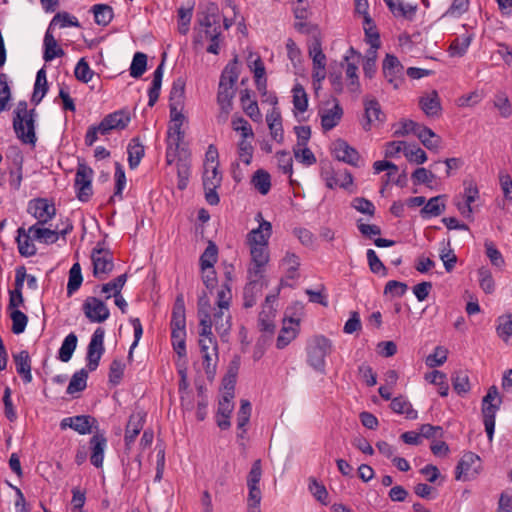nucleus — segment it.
Returning <instances> with one entry per match:
<instances>
[{
    "label": "nucleus",
    "instance_id": "f257e3e1",
    "mask_svg": "<svg viewBox=\"0 0 512 512\" xmlns=\"http://www.w3.org/2000/svg\"><path fill=\"white\" fill-rule=\"evenodd\" d=\"M13 129L17 137L24 143L35 145L36 134H35V110H28L27 102H18L13 112Z\"/></svg>",
    "mask_w": 512,
    "mask_h": 512
},
{
    "label": "nucleus",
    "instance_id": "f03ea898",
    "mask_svg": "<svg viewBox=\"0 0 512 512\" xmlns=\"http://www.w3.org/2000/svg\"><path fill=\"white\" fill-rule=\"evenodd\" d=\"M197 22L201 27V31L195 37V42H201L203 40V34L206 39L220 38L222 34L220 11L216 3L209 2L200 7L197 13Z\"/></svg>",
    "mask_w": 512,
    "mask_h": 512
},
{
    "label": "nucleus",
    "instance_id": "7ed1b4c3",
    "mask_svg": "<svg viewBox=\"0 0 512 512\" xmlns=\"http://www.w3.org/2000/svg\"><path fill=\"white\" fill-rule=\"evenodd\" d=\"M211 305L206 295L198 300V316L200 319L201 330L199 332V346L201 352L212 351L213 354L218 351L216 338L212 333Z\"/></svg>",
    "mask_w": 512,
    "mask_h": 512
},
{
    "label": "nucleus",
    "instance_id": "20e7f679",
    "mask_svg": "<svg viewBox=\"0 0 512 512\" xmlns=\"http://www.w3.org/2000/svg\"><path fill=\"white\" fill-rule=\"evenodd\" d=\"M332 351L331 341L323 335L310 339L307 343L306 353L308 364L317 372L325 374L326 357Z\"/></svg>",
    "mask_w": 512,
    "mask_h": 512
},
{
    "label": "nucleus",
    "instance_id": "39448f33",
    "mask_svg": "<svg viewBox=\"0 0 512 512\" xmlns=\"http://www.w3.org/2000/svg\"><path fill=\"white\" fill-rule=\"evenodd\" d=\"M503 400L498 392V388L493 385L489 387L486 395L482 399L481 413L483 417V424L489 441L493 440L495 431V418L497 412L500 410Z\"/></svg>",
    "mask_w": 512,
    "mask_h": 512
},
{
    "label": "nucleus",
    "instance_id": "423d86ee",
    "mask_svg": "<svg viewBox=\"0 0 512 512\" xmlns=\"http://www.w3.org/2000/svg\"><path fill=\"white\" fill-rule=\"evenodd\" d=\"M8 162V184L13 191L19 190L23 179L22 152L17 147H10L6 153Z\"/></svg>",
    "mask_w": 512,
    "mask_h": 512
},
{
    "label": "nucleus",
    "instance_id": "0eeeda50",
    "mask_svg": "<svg viewBox=\"0 0 512 512\" xmlns=\"http://www.w3.org/2000/svg\"><path fill=\"white\" fill-rule=\"evenodd\" d=\"M93 170L84 162H79L76 170L74 186L76 195L81 202H87L93 194L92 178Z\"/></svg>",
    "mask_w": 512,
    "mask_h": 512
},
{
    "label": "nucleus",
    "instance_id": "6e6552de",
    "mask_svg": "<svg viewBox=\"0 0 512 512\" xmlns=\"http://www.w3.org/2000/svg\"><path fill=\"white\" fill-rule=\"evenodd\" d=\"M258 227L252 229L246 236V244L248 247H269V239L272 236V224L265 220L261 212L255 216Z\"/></svg>",
    "mask_w": 512,
    "mask_h": 512
},
{
    "label": "nucleus",
    "instance_id": "1a4fd4ad",
    "mask_svg": "<svg viewBox=\"0 0 512 512\" xmlns=\"http://www.w3.org/2000/svg\"><path fill=\"white\" fill-rule=\"evenodd\" d=\"M320 175L329 189H347L353 184V176L347 169L335 170L330 164L322 166Z\"/></svg>",
    "mask_w": 512,
    "mask_h": 512
},
{
    "label": "nucleus",
    "instance_id": "9d476101",
    "mask_svg": "<svg viewBox=\"0 0 512 512\" xmlns=\"http://www.w3.org/2000/svg\"><path fill=\"white\" fill-rule=\"evenodd\" d=\"M104 336L105 330L102 327H98L87 347V368L89 371H95L99 365L100 359L104 353Z\"/></svg>",
    "mask_w": 512,
    "mask_h": 512
},
{
    "label": "nucleus",
    "instance_id": "9b49d317",
    "mask_svg": "<svg viewBox=\"0 0 512 512\" xmlns=\"http://www.w3.org/2000/svg\"><path fill=\"white\" fill-rule=\"evenodd\" d=\"M93 275L99 280H104L114 268L113 255L109 250L94 248L91 253Z\"/></svg>",
    "mask_w": 512,
    "mask_h": 512
},
{
    "label": "nucleus",
    "instance_id": "f8f14e48",
    "mask_svg": "<svg viewBox=\"0 0 512 512\" xmlns=\"http://www.w3.org/2000/svg\"><path fill=\"white\" fill-rule=\"evenodd\" d=\"M251 264L248 268V279H262L269 262V247H249Z\"/></svg>",
    "mask_w": 512,
    "mask_h": 512
},
{
    "label": "nucleus",
    "instance_id": "ddd939ff",
    "mask_svg": "<svg viewBox=\"0 0 512 512\" xmlns=\"http://www.w3.org/2000/svg\"><path fill=\"white\" fill-rule=\"evenodd\" d=\"M222 175L218 171L217 165H211V168H205L203 175V187L205 190V199L210 205H217L220 198L216 192L221 185Z\"/></svg>",
    "mask_w": 512,
    "mask_h": 512
},
{
    "label": "nucleus",
    "instance_id": "4468645a",
    "mask_svg": "<svg viewBox=\"0 0 512 512\" xmlns=\"http://www.w3.org/2000/svg\"><path fill=\"white\" fill-rule=\"evenodd\" d=\"M480 457L473 453H465L456 466L455 478L457 480H471L480 471Z\"/></svg>",
    "mask_w": 512,
    "mask_h": 512
},
{
    "label": "nucleus",
    "instance_id": "2eb2a0df",
    "mask_svg": "<svg viewBox=\"0 0 512 512\" xmlns=\"http://www.w3.org/2000/svg\"><path fill=\"white\" fill-rule=\"evenodd\" d=\"M82 310L86 318L92 323H102L110 316V311L106 304L97 297H87L82 305Z\"/></svg>",
    "mask_w": 512,
    "mask_h": 512
},
{
    "label": "nucleus",
    "instance_id": "dca6fc26",
    "mask_svg": "<svg viewBox=\"0 0 512 512\" xmlns=\"http://www.w3.org/2000/svg\"><path fill=\"white\" fill-rule=\"evenodd\" d=\"M131 121L130 112L127 110H118L106 115L98 125L100 134L106 135L112 130H123Z\"/></svg>",
    "mask_w": 512,
    "mask_h": 512
},
{
    "label": "nucleus",
    "instance_id": "f3484780",
    "mask_svg": "<svg viewBox=\"0 0 512 512\" xmlns=\"http://www.w3.org/2000/svg\"><path fill=\"white\" fill-rule=\"evenodd\" d=\"M42 226L40 224L32 225L29 227V233L32 235V239L45 244L55 243L59 239V235L65 236L73 229L71 223H68L63 229L56 227L52 230Z\"/></svg>",
    "mask_w": 512,
    "mask_h": 512
},
{
    "label": "nucleus",
    "instance_id": "a211bd4d",
    "mask_svg": "<svg viewBox=\"0 0 512 512\" xmlns=\"http://www.w3.org/2000/svg\"><path fill=\"white\" fill-rule=\"evenodd\" d=\"M27 211L37 219L36 224L40 225L48 223L56 214L55 206L44 198L29 201Z\"/></svg>",
    "mask_w": 512,
    "mask_h": 512
},
{
    "label": "nucleus",
    "instance_id": "6ab92c4d",
    "mask_svg": "<svg viewBox=\"0 0 512 512\" xmlns=\"http://www.w3.org/2000/svg\"><path fill=\"white\" fill-rule=\"evenodd\" d=\"M383 74L385 79L397 89L404 81L403 78V65L399 59L391 54H387L383 60Z\"/></svg>",
    "mask_w": 512,
    "mask_h": 512
},
{
    "label": "nucleus",
    "instance_id": "aec40b11",
    "mask_svg": "<svg viewBox=\"0 0 512 512\" xmlns=\"http://www.w3.org/2000/svg\"><path fill=\"white\" fill-rule=\"evenodd\" d=\"M364 116L365 122L363 129L369 131L373 125L382 124L385 121V114L381 109V105L374 98H364Z\"/></svg>",
    "mask_w": 512,
    "mask_h": 512
},
{
    "label": "nucleus",
    "instance_id": "412c9836",
    "mask_svg": "<svg viewBox=\"0 0 512 512\" xmlns=\"http://www.w3.org/2000/svg\"><path fill=\"white\" fill-rule=\"evenodd\" d=\"M145 418L146 413L143 410H136L130 415L124 436L126 449H131L136 437L143 429Z\"/></svg>",
    "mask_w": 512,
    "mask_h": 512
},
{
    "label": "nucleus",
    "instance_id": "4be33fe9",
    "mask_svg": "<svg viewBox=\"0 0 512 512\" xmlns=\"http://www.w3.org/2000/svg\"><path fill=\"white\" fill-rule=\"evenodd\" d=\"M332 153L334 157L341 162L355 167L359 166L360 155L358 151L345 140H336L332 145Z\"/></svg>",
    "mask_w": 512,
    "mask_h": 512
},
{
    "label": "nucleus",
    "instance_id": "5701e85b",
    "mask_svg": "<svg viewBox=\"0 0 512 512\" xmlns=\"http://www.w3.org/2000/svg\"><path fill=\"white\" fill-rule=\"evenodd\" d=\"M235 96V88L225 87L224 83H219L217 93V103L220 107V113L217 116L219 123H225L232 110V100Z\"/></svg>",
    "mask_w": 512,
    "mask_h": 512
},
{
    "label": "nucleus",
    "instance_id": "b1692460",
    "mask_svg": "<svg viewBox=\"0 0 512 512\" xmlns=\"http://www.w3.org/2000/svg\"><path fill=\"white\" fill-rule=\"evenodd\" d=\"M361 58V54L357 52L353 47H350L347 51V54L345 55L344 59L347 62L346 66V77L350 79V89L351 91L355 92L358 91L360 88L357 70H358V63Z\"/></svg>",
    "mask_w": 512,
    "mask_h": 512
},
{
    "label": "nucleus",
    "instance_id": "393cba45",
    "mask_svg": "<svg viewBox=\"0 0 512 512\" xmlns=\"http://www.w3.org/2000/svg\"><path fill=\"white\" fill-rule=\"evenodd\" d=\"M319 115L323 130L330 131L339 124L343 116V109L338 101L335 100L331 108L320 110Z\"/></svg>",
    "mask_w": 512,
    "mask_h": 512
},
{
    "label": "nucleus",
    "instance_id": "a878e982",
    "mask_svg": "<svg viewBox=\"0 0 512 512\" xmlns=\"http://www.w3.org/2000/svg\"><path fill=\"white\" fill-rule=\"evenodd\" d=\"M107 440L103 434H95L90 439L91 464L97 468L102 467L104 460V450Z\"/></svg>",
    "mask_w": 512,
    "mask_h": 512
},
{
    "label": "nucleus",
    "instance_id": "bb28decb",
    "mask_svg": "<svg viewBox=\"0 0 512 512\" xmlns=\"http://www.w3.org/2000/svg\"><path fill=\"white\" fill-rule=\"evenodd\" d=\"M211 320L212 326H215V330L221 338L228 335L231 329V315L229 310L217 308L213 316H211Z\"/></svg>",
    "mask_w": 512,
    "mask_h": 512
},
{
    "label": "nucleus",
    "instance_id": "cd10ccee",
    "mask_svg": "<svg viewBox=\"0 0 512 512\" xmlns=\"http://www.w3.org/2000/svg\"><path fill=\"white\" fill-rule=\"evenodd\" d=\"M170 326L171 331L186 330L185 304L182 296H178L175 300Z\"/></svg>",
    "mask_w": 512,
    "mask_h": 512
},
{
    "label": "nucleus",
    "instance_id": "c85d7f7f",
    "mask_svg": "<svg viewBox=\"0 0 512 512\" xmlns=\"http://www.w3.org/2000/svg\"><path fill=\"white\" fill-rule=\"evenodd\" d=\"M13 358L17 373L21 376L25 383H30L32 381V374L29 353L26 350H22L15 354Z\"/></svg>",
    "mask_w": 512,
    "mask_h": 512
},
{
    "label": "nucleus",
    "instance_id": "c756f323",
    "mask_svg": "<svg viewBox=\"0 0 512 512\" xmlns=\"http://www.w3.org/2000/svg\"><path fill=\"white\" fill-rule=\"evenodd\" d=\"M419 104L423 112L429 117L438 116L441 112L440 99L435 90L425 96H422Z\"/></svg>",
    "mask_w": 512,
    "mask_h": 512
},
{
    "label": "nucleus",
    "instance_id": "7c9ffc66",
    "mask_svg": "<svg viewBox=\"0 0 512 512\" xmlns=\"http://www.w3.org/2000/svg\"><path fill=\"white\" fill-rule=\"evenodd\" d=\"M240 102L244 112L253 120L259 121L261 113L257 102L252 99L251 91L244 89L240 92Z\"/></svg>",
    "mask_w": 512,
    "mask_h": 512
},
{
    "label": "nucleus",
    "instance_id": "2f4dec72",
    "mask_svg": "<svg viewBox=\"0 0 512 512\" xmlns=\"http://www.w3.org/2000/svg\"><path fill=\"white\" fill-rule=\"evenodd\" d=\"M444 198L445 195H438L430 198L428 202L424 205V207L421 209V216L423 218H429L441 215L446 208V205L443 201Z\"/></svg>",
    "mask_w": 512,
    "mask_h": 512
},
{
    "label": "nucleus",
    "instance_id": "473e14b6",
    "mask_svg": "<svg viewBox=\"0 0 512 512\" xmlns=\"http://www.w3.org/2000/svg\"><path fill=\"white\" fill-rule=\"evenodd\" d=\"M48 92V82L44 68L38 70L34 83L31 101L38 105Z\"/></svg>",
    "mask_w": 512,
    "mask_h": 512
},
{
    "label": "nucleus",
    "instance_id": "72a5a7b5",
    "mask_svg": "<svg viewBox=\"0 0 512 512\" xmlns=\"http://www.w3.org/2000/svg\"><path fill=\"white\" fill-rule=\"evenodd\" d=\"M63 55L64 50L58 46L56 39L51 34L50 29L48 28L44 36V60L46 62H49L55 59L56 57H62Z\"/></svg>",
    "mask_w": 512,
    "mask_h": 512
},
{
    "label": "nucleus",
    "instance_id": "f704fd0d",
    "mask_svg": "<svg viewBox=\"0 0 512 512\" xmlns=\"http://www.w3.org/2000/svg\"><path fill=\"white\" fill-rule=\"evenodd\" d=\"M163 73H164V63L161 62L153 73L152 84L148 90V97H149L148 106H150V107H153L159 98Z\"/></svg>",
    "mask_w": 512,
    "mask_h": 512
},
{
    "label": "nucleus",
    "instance_id": "c9c22d12",
    "mask_svg": "<svg viewBox=\"0 0 512 512\" xmlns=\"http://www.w3.org/2000/svg\"><path fill=\"white\" fill-rule=\"evenodd\" d=\"M390 12L396 17L411 18L416 12V6L404 3L402 0H383Z\"/></svg>",
    "mask_w": 512,
    "mask_h": 512
},
{
    "label": "nucleus",
    "instance_id": "e433bc0d",
    "mask_svg": "<svg viewBox=\"0 0 512 512\" xmlns=\"http://www.w3.org/2000/svg\"><path fill=\"white\" fill-rule=\"evenodd\" d=\"M391 409L397 414L405 415L410 420L418 417L417 411L413 409L411 403L403 396H398L391 400Z\"/></svg>",
    "mask_w": 512,
    "mask_h": 512
},
{
    "label": "nucleus",
    "instance_id": "4c0bfd02",
    "mask_svg": "<svg viewBox=\"0 0 512 512\" xmlns=\"http://www.w3.org/2000/svg\"><path fill=\"white\" fill-rule=\"evenodd\" d=\"M251 411V403L246 399H242L239 411L237 413V428L241 431L237 434V437L240 439L245 437V426L249 423Z\"/></svg>",
    "mask_w": 512,
    "mask_h": 512
},
{
    "label": "nucleus",
    "instance_id": "58836bf2",
    "mask_svg": "<svg viewBox=\"0 0 512 512\" xmlns=\"http://www.w3.org/2000/svg\"><path fill=\"white\" fill-rule=\"evenodd\" d=\"M416 136L427 149L431 151L439 150L441 138L430 128L422 126Z\"/></svg>",
    "mask_w": 512,
    "mask_h": 512
},
{
    "label": "nucleus",
    "instance_id": "ea45409f",
    "mask_svg": "<svg viewBox=\"0 0 512 512\" xmlns=\"http://www.w3.org/2000/svg\"><path fill=\"white\" fill-rule=\"evenodd\" d=\"M185 99V81L182 78L176 79L171 87L169 96V107H183Z\"/></svg>",
    "mask_w": 512,
    "mask_h": 512
},
{
    "label": "nucleus",
    "instance_id": "a19ab883",
    "mask_svg": "<svg viewBox=\"0 0 512 512\" xmlns=\"http://www.w3.org/2000/svg\"><path fill=\"white\" fill-rule=\"evenodd\" d=\"M251 183L260 194L266 195L271 189L270 174L263 169H258L252 176Z\"/></svg>",
    "mask_w": 512,
    "mask_h": 512
},
{
    "label": "nucleus",
    "instance_id": "79ce46f5",
    "mask_svg": "<svg viewBox=\"0 0 512 512\" xmlns=\"http://www.w3.org/2000/svg\"><path fill=\"white\" fill-rule=\"evenodd\" d=\"M6 311L7 315L12 321L11 331L16 335L23 333L28 324V316L22 312L21 309H12Z\"/></svg>",
    "mask_w": 512,
    "mask_h": 512
},
{
    "label": "nucleus",
    "instance_id": "37998d69",
    "mask_svg": "<svg viewBox=\"0 0 512 512\" xmlns=\"http://www.w3.org/2000/svg\"><path fill=\"white\" fill-rule=\"evenodd\" d=\"M77 342H78V338L76 336L75 333H70L68 334L62 344H61V347L59 349V352H58V358L62 361V362H68L72 355H73V352L75 351L76 347H77Z\"/></svg>",
    "mask_w": 512,
    "mask_h": 512
},
{
    "label": "nucleus",
    "instance_id": "c03bdc74",
    "mask_svg": "<svg viewBox=\"0 0 512 512\" xmlns=\"http://www.w3.org/2000/svg\"><path fill=\"white\" fill-rule=\"evenodd\" d=\"M128 163L131 169H135L144 156V147L139 139L133 138L127 148Z\"/></svg>",
    "mask_w": 512,
    "mask_h": 512
},
{
    "label": "nucleus",
    "instance_id": "a18cd8bd",
    "mask_svg": "<svg viewBox=\"0 0 512 512\" xmlns=\"http://www.w3.org/2000/svg\"><path fill=\"white\" fill-rule=\"evenodd\" d=\"M218 259V248L215 243L209 242L208 246L200 256V267L201 271H205L210 268H214L215 263Z\"/></svg>",
    "mask_w": 512,
    "mask_h": 512
},
{
    "label": "nucleus",
    "instance_id": "49530a36",
    "mask_svg": "<svg viewBox=\"0 0 512 512\" xmlns=\"http://www.w3.org/2000/svg\"><path fill=\"white\" fill-rule=\"evenodd\" d=\"M98 25L107 26L113 19V9L106 4H95L91 8Z\"/></svg>",
    "mask_w": 512,
    "mask_h": 512
},
{
    "label": "nucleus",
    "instance_id": "de8ad7c7",
    "mask_svg": "<svg viewBox=\"0 0 512 512\" xmlns=\"http://www.w3.org/2000/svg\"><path fill=\"white\" fill-rule=\"evenodd\" d=\"M83 281L81 266L78 262L74 263L69 270V277L67 283L68 296L73 295L81 286Z\"/></svg>",
    "mask_w": 512,
    "mask_h": 512
},
{
    "label": "nucleus",
    "instance_id": "09e8293b",
    "mask_svg": "<svg viewBox=\"0 0 512 512\" xmlns=\"http://www.w3.org/2000/svg\"><path fill=\"white\" fill-rule=\"evenodd\" d=\"M127 280L126 274H121L111 280L108 283H105L101 286V292L106 294V299H109L111 296H115L121 293L122 288L124 287Z\"/></svg>",
    "mask_w": 512,
    "mask_h": 512
},
{
    "label": "nucleus",
    "instance_id": "8fccbe9b",
    "mask_svg": "<svg viewBox=\"0 0 512 512\" xmlns=\"http://www.w3.org/2000/svg\"><path fill=\"white\" fill-rule=\"evenodd\" d=\"M493 106L499 111L502 118H509L512 115V105L505 92H497L494 95Z\"/></svg>",
    "mask_w": 512,
    "mask_h": 512
},
{
    "label": "nucleus",
    "instance_id": "3c124183",
    "mask_svg": "<svg viewBox=\"0 0 512 512\" xmlns=\"http://www.w3.org/2000/svg\"><path fill=\"white\" fill-rule=\"evenodd\" d=\"M18 231L19 235L17 237V242L19 253L26 257L35 255L36 247L32 242V235H30L29 231L27 233L24 232L23 234H21L23 231L22 229H19Z\"/></svg>",
    "mask_w": 512,
    "mask_h": 512
},
{
    "label": "nucleus",
    "instance_id": "603ef678",
    "mask_svg": "<svg viewBox=\"0 0 512 512\" xmlns=\"http://www.w3.org/2000/svg\"><path fill=\"white\" fill-rule=\"evenodd\" d=\"M425 379L438 386V393L440 396L446 397L448 395L449 385L447 383V377L443 372L434 370L430 374H427Z\"/></svg>",
    "mask_w": 512,
    "mask_h": 512
},
{
    "label": "nucleus",
    "instance_id": "864d4df0",
    "mask_svg": "<svg viewBox=\"0 0 512 512\" xmlns=\"http://www.w3.org/2000/svg\"><path fill=\"white\" fill-rule=\"evenodd\" d=\"M87 378L88 372L85 369L75 372L67 387V393L74 394L76 392L83 391L87 385Z\"/></svg>",
    "mask_w": 512,
    "mask_h": 512
},
{
    "label": "nucleus",
    "instance_id": "5fc2aeb1",
    "mask_svg": "<svg viewBox=\"0 0 512 512\" xmlns=\"http://www.w3.org/2000/svg\"><path fill=\"white\" fill-rule=\"evenodd\" d=\"M147 68V55L142 52H136L130 65V76L140 78Z\"/></svg>",
    "mask_w": 512,
    "mask_h": 512
},
{
    "label": "nucleus",
    "instance_id": "6e6d98bb",
    "mask_svg": "<svg viewBox=\"0 0 512 512\" xmlns=\"http://www.w3.org/2000/svg\"><path fill=\"white\" fill-rule=\"evenodd\" d=\"M234 408L233 403H224L218 405L216 422L220 429L226 430L231 426L230 415Z\"/></svg>",
    "mask_w": 512,
    "mask_h": 512
},
{
    "label": "nucleus",
    "instance_id": "4d7b16f0",
    "mask_svg": "<svg viewBox=\"0 0 512 512\" xmlns=\"http://www.w3.org/2000/svg\"><path fill=\"white\" fill-rule=\"evenodd\" d=\"M292 93L294 108L300 113L305 112L308 108V96L304 87L297 83L294 85Z\"/></svg>",
    "mask_w": 512,
    "mask_h": 512
},
{
    "label": "nucleus",
    "instance_id": "13d9d810",
    "mask_svg": "<svg viewBox=\"0 0 512 512\" xmlns=\"http://www.w3.org/2000/svg\"><path fill=\"white\" fill-rule=\"evenodd\" d=\"M238 77L239 71L237 67V61L234 60L233 63L227 64L224 70L222 71L219 83H224L225 87L234 88L238 80Z\"/></svg>",
    "mask_w": 512,
    "mask_h": 512
},
{
    "label": "nucleus",
    "instance_id": "bf43d9fd",
    "mask_svg": "<svg viewBox=\"0 0 512 512\" xmlns=\"http://www.w3.org/2000/svg\"><path fill=\"white\" fill-rule=\"evenodd\" d=\"M452 385L457 394L463 395L468 393L471 388L468 374L465 371L455 372L452 376Z\"/></svg>",
    "mask_w": 512,
    "mask_h": 512
},
{
    "label": "nucleus",
    "instance_id": "052dcab7",
    "mask_svg": "<svg viewBox=\"0 0 512 512\" xmlns=\"http://www.w3.org/2000/svg\"><path fill=\"white\" fill-rule=\"evenodd\" d=\"M472 38V34H464L456 37L450 45L451 54L453 56H463L470 46Z\"/></svg>",
    "mask_w": 512,
    "mask_h": 512
},
{
    "label": "nucleus",
    "instance_id": "680f3d73",
    "mask_svg": "<svg viewBox=\"0 0 512 512\" xmlns=\"http://www.w3.org/2000/svg\"><path fill=\"white\" fill-rule=\"evenodd\" d=\"M249 282L244 288V306L250 308L256 304V293L260 291L261 279H248Z\"/></svg>",
    "mask_w": 512,
    "mask_h": 512
},
{
    "label": "nucleus",
    "instance_id": "e2e57ef3",
    "mask_svg": "<svg viewBox=\"0 0 512 512\" xmlns=\"http://www.w3.org/2000/svg\"><path fill=\"white\" fill-rule=\"evenodd\" d=\"M477 274L481 289L486 294H492L495 291V281L491 271L485 267H481L478 269Z\"/></svg>",
    "mask_w": 512,
    "mask_h": 512
},
{
    "label": "nucleus",
    "instance_id": "0e129e2a",
    "mask_svg": "<svg viewBox=\"0 0 512 512\" xmlns=\"http://www.w3.org/2000/svg\"><path fill=\"white\" fill-rule=\"evenodd\" d=\"M53 26H59L60 28L70 26L80 27V23L75 16H72L67 12H60L53 17L48 28L51 30Z\"/></svg>",
    "mask_w": 512,
    "mask_h": 512
},
{
    "label": "nucleus",
    "instance_id": "69168bd1",
    "mask_svg": "<svg viewBox=\"0 0 512 512\" xmlns=\"http://www.w3.org/2000/svg\"><path fill=\"white\" fill-rule=\"evenodd\" d=\"M282 266L286 270V277L289 279H295L297 277V270L300 266L299 257L294 253L287 252L282 259Z\"/></svg>",
    "mask_w": 512,
    "mask_h": 512
},
{
    "label": "nucleus",
    "instance_id": "338daca9",
    "mask_svg": "<svg viewBox=\"0 0 512 512\" xmlns=\"http://www.w3.org/2000/svg\"><path fill=\"white\" fill-rule=\"evenodd\" d=\"M177 175H178V188L183 190L186 188L189 175H190V164L186 158H178L176 162Z\"/></svg>",
    "mask_w": 512,
    "mask_h": 512
},
{
    "label": "nucleus",
    "instance_id": "774afa93",
    "mask_svg": "<svg viewBox=\"0 0 512 512\" xmlns=\"http://www.w3.org/2000/svg\"><path fill=\"white\" fill-rule=\"evenodd\" d=\"M232 128L241 134V140L253 139L254 133L249 122L243 117H234L232 119Z\"/></svg>",
    "mask_w": 512,
    "mask_h": 512
}]
</instances>
